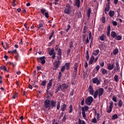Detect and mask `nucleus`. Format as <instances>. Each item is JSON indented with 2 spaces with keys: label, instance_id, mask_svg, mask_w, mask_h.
I'll return each instance as SVG.
<instances>
[{
  "label": "nucleus",
  "instance_id": "nucleus-54",
  "mask_svg": "<svg viewBox=\"0 0 124 124\" xmlns=\"http://www.w3.org/2000/svg\"><path fill=\"white\" fill-rule=\"evenodd\" d=\"M112 100L114 102H117V97L113 96L112 97Z\"/></svg>",
  "mask_w": 124,
  "mask_h": 124
},
{
  "label": "nucleus",
  "instance_id": "nucleus-48",
  "mask_svg": "<svg viewBox=\"0 0 124 124\" xmlns=\"http://www.w3.org/2000/svg\"><path fill=\"white\" fill-rule=\"evenodd\" d=\"M113 108H109L108 109H107V113H108V114H110V113H111V112H112V109Z\"/></svg>",
  "mask_w": 124,
  "mask_h": 124
},
{
  "label": "nucleus",
  "instance_id": "nucleus-50",
  "mask_svg": "<svg viewBox=\"0 0 124 124\" xmlns=\"http://www.w3.org/2000/svg\"><path fill=\"white\" fill-rule=\"evenodd\" d=\"M60 104H61V103L58 102L57 105V110H60Z\"/></svg>",
  "mask_w": 124,
  "mask_h": 124
},
{
  "label": "nucleus",
  "instance_id": "nucleus-37",
  "mask_svg": "<svg viewBox=\"0 0 124 124\" xmlns=\"http://www.w3.org/2000/svg\"><path fill=\"white\" fill-rule=\"evenodd\" d=\"M55 43V39L52 40L50 42L48 43V47H50L51 45H53Z\"/></svg>",
  "mask_w": 124,
  "mask_h": 124
},
{
  "label": "nucleus",
  "instance_id": "nucleus-60",
  "mask_svg": "<svg viewBox=\"0 0 124 124\" xmlns=\"http://www.w3.org/2000/svg\"><path fill=\"white\" fill-rule=\"evenodd\" d=\"M59 1H60V0H55V2L53 3L55 5H57L59 3Z\"/></svg>",
  "mask_w": 124,
  "mask_h": 124
},
{
  "label": "nucleus",
  "instance_id": "nucleus-61",
  "mask_svg": "<svg viewBox=\"0 0 124 124\" xmlns=\"http://www.w3.org/2000/svg\"><path fill=\"white\" fill-rule=\"evenodd\" d=\"M62 72H60L58 76V79H61L62 78Z\"/></svg>",
  "mask_w": 124,
  "mask_h": 124
},
{
  "label": "nucleus",
  "instance_id": "nucleus-49",
  "mask_svg": "<svg viewBox=\"0 0 124 124\" xmlns=\"http://www.w3.org/2000/svg\"><path fill=\"white\" fill-rule=\"evenodd\" d=\"M118 78H119V76H118V75H115L114 78L115 81H116V82H118Z\"/></svg>",
  "mask_w": 124,
  "mask_h": 124
},
{
  "label": "nucleus",
  "instance_id": "nucleus-23",
  "mask_svg": "<svg viewBox=\"0 0 124 124\" xmlns=\"http://www.w3.org/2000/svg\"><path fill=\"white\" fill-rule=\"evenodd\" d=\"M122 38L123 37H122V35H116V37L114 38V39H115V40L120 41V40H122Z\"/></svg>",
  "mask_w": 124,
  "mask_h": 124
},
{
  "label": "nucleus",
  "instance_id": "nucleus-25",
  "mask_svg": "<svg viewBox=\"0 0 124 124\" xmlns=\"http://www.w3.org/2000/svg\"><path fill=\"white\" fill-rule=\"evenodd\" d=\"M99 53V49H96L94 50L93 52L92 53V55L94 56H97Z\"/></svg>",
  "mask_w": 124,
  "mask_h": 124
},
{
  "label": "nucleus",
  "instance_id": "nucleus-16",
  "mask_svg": "<svg viewBox=\"0 0 124 124\" xmlns=\"http://www.w3.org/2000/svg\"><path fill=\"white\" fill-rule=\"evenodd\" d=\"M114 65H115V63H112V64L108 63V64L107 67L108 70H112L114 68Z\"/></svg>",
  "mask_w": 124,
  "mask_h": 124
},
{
  "label": "nucleus",
  "instance_id": "nucleus-21",
  "mask_svg": "<svg viewBox=\"0 0 124 124\" xmlns=\"http://www.w3.org/2000/svg\"><path fill=\"white\" fill-rule=\"evenodd\" d=\"M123 105H124V102H123V100L121 99L119 100L118 102V106H119V107L121 108V107H122Z\"/></svg>",
  "mask_w": 124,
  "mask_h": 124
},
{
  "label": "nucleus",
  "instance_id": "nucleus-13",
  "mask_svg": "<svg viewBox=\"0 0 124 124\" xmlns=\"http://www.w3.org/2000/svg\"><path fill=\"white\" fill-rule=\"evenodd\" d=\"M103 93H104V89L103 88H100L98 90V97H100L103 94Z\"/></svg>",
  "mask_w": 124,
  "mask_h": 124
},
{
  "label": "nucleus",
  "instance_id": "nucleus-20",
  "mask_svg": "<svg viewBox=\"0 0 124 124\" xmlns=\"http://www.w3.org/2000/svg\"><path fill=\"white\" fill-rule=\"evenodd\" d=\"M100 40L101 41H104L105 39H106V35L105 34H102V35L99 37Z\"/></svg>",
  "mask_w": 124,
  "mask_h": 124
},
{
  "label": "nucleus",
  "instance_id": "nucleus-46",
  "mask_svg": "<svg viewBox=\"0 0 124 124\" xmlns=\"http://www.w3.org/2000/svg\"><path fill=\"white\" fill-rule=\"evenodd\" d=\"M97 122V121L95 118H94L92 119V123H93V124H96Z\"/></svg>",
  "mask_w": 124,
  "mask_h": 124
},
{
  "label": "nucleus",
  "instance_id": "nucleus-52",
  "mask_svg": "<svg viewBox=\"0 0 124 124\" xmlns=\"http://www.w3.org/2000/svg\"><path fill=\"white\" fill-rule=\"evenodd\" d=\"M84 108V110L87 112L88 110H89V107L88 106H84V107H83Z\"/></svg>",
  "mask_w": 124,
  "mask_h": 124
},
{
  "label": "nucleus",
  "instance_id": "nucleus-34",
  "mask_svg": "<svg viewBox=\"0 0 124 124\" xmlns=\"http://www.w3.org/2000/svg\"><path fill=\"white\" fill-rule=\"evenodd\" d=\"M118 118H119V116H118V114H114L112 116V120H116V119H118Z\"/></svg>",
  "mask_w": 124,
  "mask_h": 124
},
{
  "label": "nucleus",
  "instance_id": "nucleus-27",
  "mask_svg": "<svg viewBox=\"0 0 124 124\" xmlns=\"http://www.w3.org/2000/svg\"><path fill=\"white\" fill-rule=\"evenodd\" d=\"M117 54H119V48L116 47L113 50V55L116 56V55H117Z\"/></svg>",
  "mask_w": 124,
  "mask_h": 124
},
{
  "label": "nucleus",
  "instance_id": "nucleus-3",
  "mask_svg": "<svg viewBox=\"0 0 124 124\" xmlns=\"http://www.w3.org/2000/svg\"><path fill=\"white\" fill-rule=\"evenodd\" d=\"M93 98L91 96L87 97V98L85 100V103L87 105L90 106V105H92V103H93Z\"/></svg>",
  "mask_w": 124,
  "mask_h": 124
},
{
  "label": "nucleus",
  "instance_id": "nucleus-51",
  "mask_svg": "<svg viewBox=\"0 0 124 124\" xmlns=\"http://www.w3.org/2000/svg\"><path fill=\"white\" fill-rule=\"evenodd\" d=\"M86 39V34H82V41L84 42Z\"/></svg>",
  "mask_w": 124,
  "mask_h": 124
},
{
  "label": "nucleus",
  "instance_id": "nucleus-55",
  "mask_svg": "<svg viewBox=\"0 0 124 124\" xmlns=\"http://www.w3.org/2000/svg\"><path fill=\"white\" fill-rule=\"evenodd\" d=\"M49 95H51V96H53V94H54V91L53 90V89L52 90L51 92H50L49 94Z\"/></svg>",
  "mask_w": 124,
  "mask_h": 124
},
{
  "label": "nucleus",
  "instance_id": "nucleus-59",
  "mask_svg": "<svg viewBox=\"0 0 124 124\" xmlns=\"http://www.w3.org/2000/svg\"><path fill=\"white\" fill-rule=\"evenodd\" d=\"M9 64H10V65H12V66H15V65H16V64L10 62H9Z\"/></svg>",
  "mask_w": 124,
  "mask_h": 124
},
{
  "label": "nucleus",
  "instance_id": "nucleus-19",
  "mask_svg": "<svg viewBox=\"0 0 124 124\" xmlns=\"http://www.w3.org/2000/svg\"><path fill=\"white\" fill-rule=\"evenodd\" d=\"M65 66V69L67 70H69V69L70 68V62H66L65 64L64 65Z\"/></svg>",
  "mask_w": 124,
  "mask_h": 124
},
{
  "label": "nucleus",
  "instance_id": "nucleus-9",
  "mask_svg": "<svg viewBox=\"0 0 124 124\" xmlns=\"http://www.w3.org/2000/svg\"><path fill=\"white\" fill-rule=\"evenodd\" d=\"M45 59H46L45 56H42L41 57L37 58V59L38 60V62H40L42 64H44V63L46 62V61H45Z\"/></svg>",
  "mask_w": 124,
  "mask_h": 124
},
{
  "label": "nucleus",
  "instance_id": "nucleus-31",
  "mask_svg": "<svg viewBox=\"0 0 124 124\" xmlns=\"http://www.w3.org/2000/svg\"><path fill=\"white\" fill-rule=\"evenodd\" d=\"M76 6L79 8L80 7V0H76Z\"/></svg>",
  "mask_w": 124,
  "mask_h": 124
},
{
  "label": "nucleus",
  "instance_id": "nucleus-32",
  "mask_svg": "<svg viewBox=\"0 0 124 124\" xmlns=\"http://www.w3.org/2000/svg\"><path fill=\"white\" fill-rule=\"evenodd\" d=\"M102 74L103 75H105V74H107V70L104 68L101 69Z\"/></svg>",
  "mask_w": 124,
  "mask_h": 124
},
{
  "label": "nucleus",
  "instance_id": "nucleus-17",
  "mask_svg": "<svg viewBox=\"0 0 124 124\" xmlns=\"http://www.w3.org/2000/svg\"><path fill=\"white\" fill-rule=\"evenodd\" d=\"M81 111H82V117L84 119L86 118V112H85V108L83 107H81Z\"/></svg>",
  "mask_w": 124,
  "mask_h": 124
},
{
  "label": "nucleus",
  "instance_id": "nucleus-64",
  "mask_svg": "<svg viewBox=\"0 0 124 124\" xmlns=\"http://www.w3.org/2000/svg\"><path fill=\"white\" fill-rule=\"evenodd\" d=\"M112 24L113 26H117V25H118V22L116 21H113Z\"/></svg>",
  "mask_w": 124,
  "mask_h": 124
},
{
  "label": "nucleus",
  "instance_id": "nucleus-41",
  "mask_svg": "<svg viewBox=\"0 0 124 124\" xmlns=\"http://www.w3.org/2000/svg\"><path fill=\"white\" fill-rule=\"evenodd\" d=\"M65 66L63 65L62 66L61 68V72H63V71H64V70H65Z\"/></svg>",
  "mask_w": 124,
  "mask_h": 124
},
{
  "label": "nucleus",
  "instance_id": "nucleus-45",
  "mask_svg": "<svg viewBox=\"0 0 124 124\" xmlns=\"http://www.w3.org/2000/svg\"><path fill=\"white\" fill-rule=\"evenodd\" d=\"M116 65L117 70H119V69H120V64H119V62H116Z\"/></svg>",
  "mask_w": 124,
  "mask_h": 124
},
{
  "label": "nucleus",
  "instance_id": "nucleus-11",
  "mask_svg": "<svg viewBox=\"0 0 124 124\" xmlns=\"http://www.w3.org/2000/svg\"><path fill=\"white\" fill-rule=\"evenodd\" d=\"M55 51H57V55L62 54V49L60 47H59L58 45H56L55 47Z\"/></svg>",
  "mask_w": 124,
  "mask_h": 124
},
{
  "label": "nucleus",
  "instance_id": "nucleus-36",
  "mask_svg": "<svg viewBox=\"0 0 124 124\" xmlns=\"http://www.w3.org/2000/svg\"><path fill=\"white\" fill-rule=\"evenodd\" d=\"M47 83V80H45L42 81L41 83V86H43L44 87H45L46 86V83Z\"/></svg>",
  "mask_w": 124,
  "mask_h": 124
},
{
  "label": "nucleus",
  "instance_id": "nucleus-12",
  "mask_svg": "<svg viewBox=\"0 0 124 124\" xmlns=\"http://www.w3.org/2000/svg\"><path fill=\"white\" fill-rule=\"evenodd\" d=\"M92 82L93 84H96V85H100V80L96 77L93 78Z\"/></svg>",
  "mask_w": 124,
  "mask_h": 124
},
{
  "label": "nucleus",
  "instance_id": "nucleus-40",
  "mask_svg": "<svg viewBox=\"0 0 124 124\" xmlns=\"http://www.w3.org/2000/svg\"><path fill=\"white\" fill-rule=\"evenodd\" d=\"M87 15V17L88 18H90V16H91V8L88 10Z\"/></svg>",
  "mask_w": 124,
  "mask_h": 124
},
{
  "label": "nucleus",
  "instance_id": "nucleus-39",
  "mask_svg": "<svg viewBox=\"0 0 124 124\" xmlns=\"http://www.w3.org/2000/svg\"><path fill=\"white\" fill-rule=\"evenodd\" d=\"M69 47L70 49H72V48L74 47V46L73 45V41H72L69 43Z\"/></svg>",
  "mask_w": 124,
  "mask_h": 124
},
{
  "label": "nucleus",
  "instance_id": "nucleus-28",
  "mask_svg": "<svg viewBox=\"0 0 124 124\" xmlns=\"http://www.w3.org/2000/svg\"><path fill=\"white\" fill-rule=\"evenodd\" d=\"M109 15L110 17H113L114 15H115V12H114V11H110L109 12Z\"/></svg>",
  "mask_w": 124,
  "mask_h": 124
},
{
  "label": "nucleus",
  "instance_id": "nucleus-2",
  "mask_svg": "<svg viewBox=\"0 0 124 124\" xmlns=\"http://www.w3.org/2000/svg\"><path fill=\"white\" fill-rule=\"evenodd\" d=\"M71 13V6L69 4H66V8L64 10V14H67V15H69Z\"/></svg>",
  "mask_w": 124,
  "mask_h": 124
},
{
  "label": "nucleus",
  "instance_id": "nucleus-6",
  "mask_svg": "<svg viewBox=\"0 0 124 124\" xmlns=\"http://www.w3.org/2000/svg\"><path fill=\"white\" fill-rule=\"evenodd\" d=\"M78 69V63L76 62L75 63V65H74V76H73V78L74 79H75L76 78V75H77V70Z\"/></svg>",
  "mask_w": 124,
  "mask_h": 124
},
{
  "label": "nucleus",
  "instance_id": "nucleus-63",
  "mask_svg": "<svg viewBox=\"0 0 124 124\" xmlns=\"http://www.w3.org/2000/svg\"><path fill=\"white\" fill-rule=\"evenodd\" d=\"M98 60V57H96L95 58H94V63H95L97 62V60Z\"/></svg>",
  "mask_w": 124,
  "mask_h": 124
},
{
  "label": "nucleus",
  "instance_id": "nucleus-62",
  "mask_svg": "<svg viewBox=\"0 0 124 124\" xmlns=\"http://www.w3.org/2000/svg\"><path fill=\"white\" fill-rule=\"evenodd\" d=\"M99 68H100L99 65H97L96 66V70H97V71H98L99 70Z\"/></svg>",
  "mask_w": 124,
  "mask_h": 124
},
{
  "label": "nucleus",
  "instance_id": "nucleus-29",
  "mask_svg": "<svg viewBox=\"0 0 124 124\" xmlns=\"http://www.w3.org/2000/svg\"><path fill=\"white\" fill-rule=\"evenodd\" d=\"M0 69H1V70H3L4 71H7V72H8V70H7L6 67L4 65L2 66H0Z\"/></svg>",
  "mask_w": 124,
  "mask_h": 124
},
{
  "label": "nucleus",
  "instance_id": "nucleus-44",
  "mask_svg": "<svg viewBox=\"0 0 124 124\" xmlns=\"http://www.w3.org/2000/svg\"><path fill=\"white\" fill-rule=\"evenodd\" d=\"M114 104V102L113 101L110 102L109 108H111L113 109V105Z\"/></svg>",
  "mask_w": 124,
  "mask_h": 124
},
{
  "label": "nucleus",
  "instance_id": "nucleus-58",
  "mask_svg": "<svg viewBox=\"0 0 124 124\" xmlns=\"http://www.w3.org/2000/svg\"><path fill=\"white\" fill-rule=\"evenodd\" d=\"M100 66H101L102 67H103V66H104V62H100Z\"/></svg>",
  "mask_w": 124,
  "mask_h": 124
},
{
  "label": "nucleus",
  "instance_id": "nucleus-30",
  "mask_svg": "<svg viewBox=\"0 0 124 124\" xmlns=\"http://www.w3.org/2000/svg\"><path fill=\"white\" fill-rule=\"evenodd\" d=\"M97 95L98 96V90H97L94 93V94H93L94 98H96V97H97Z\"/></svg>",
  "mask_w": 124,
  "mask_h": 124
},
{
  "label": "nucleus",
  "instance_id": "nucleus-8",
  "mask_svg": "<svg viewBox=\"0 0 124 124\" xmlns=\"http://www.w3.org/2000/svg\"><path fill=\"white\" fill-rule=\"evenodd\" d=\"M45 11H46V9L44 8H42L41 9V13L43 14V15H45L46 19H48V18H49V13H48V12H45Z\"/></svg>",
  "mask_w": 124,
  "mask_h": 124
},
{
  "label": "nucleus",
  "instance_id": "nucleus-47",
  "mask_svg": "<svg viewBox=\"0 0 124 124\" xmlns=\"http://www.w3.org/2000/svg\"><path fill=\"white\" fill-rule=\"evenodd\" d=\"M43 27H44V26L41 23H40L39 24V25H38V29H40V28H43Z\"/></svg>",
  "mask_w": 124,
  "mask_h": 124
},
{
  "label": "nucleus",
  "instance_id": "nucleus-35",
  "mask_svg": "<svg viewBox=\"0 0 124 124\" xmlns=\"http://www.w3.org/2000/svg\"><path fill=\"white\" fill-rule=\"evenodd\" d=\"M86 59L87 61H89V59H90V55H89V50L86 51Z\"/></svg>",
  "mask_w": 124,
  "mask_h": 124
},
{
  "label": "nucleus",
  "instance_id": "nucleus-42",
  "mask_svg": "<svg viewBox=\"0 0 124 124\" xmlns=\"http://www.w3.org/2000/svg\"><path fill=\"white\" fill-rule=\"evenodd\" d=\"M73 111V108L72 107V105H70V109L69 110V113H72Z\"/></svg>",
  "mask_w": 124,
  "mask_h": 124
},
{
  "label": "nucleus",
  "instance_id": "nucleus-10",
  "mask_svg": "<svg viewBox=\"0 0 124 124\" xmlns=\"http://www.w3.org/2000/svg\"><path fill=\"white\" fill-rule=\"evenodd\" d=\"M60 67V62L59 61H55L53 62V70H57Z\"/></svg>",
  "mask_w": 124,
  "mask_h": 124
},
{
  "label": "nucleus",
  "instance_id": "nucleus-18",
  "mask_svg": "<svg viewBox=\"0 0 124 124\" xmlns=\"http://www.w3.org/2000/svg\"><path fill=\"white\" fill-rule=\"evenodd\" d=\"M93 61H94V57L92 55L89 62V64H93V63L94 62Z\"/></svg>",
  "mask_w": 124,
  "mask_h": 124
},
{
  "label": "nucleus",
  "instance_id": "nucleus-26",
  "mask_svg": "<svg viewBox=\"0 0 124 124\" xmlns=\"http://www.w3.org/2000/svg\"><path fill=\"white\" fill-rule=\"evenodd\" d=\"M75 124H87L84 120H81L80 118L78 119V124L76 123Z\"/></svg>",
  "mask_w": 124,
  "mask_h": 124
},
{
  "label": "nucleus",
  "instance_id": "nucleus-43",
  "mask_svg": "<svg viewBox=\"0 0 124 124\" xmlns=\"http://www.w3.org/2000/svg\"><path fill=\"white\" fill-rule=\"evenodd\" d=\"M101 20H102V23H103V24H105V22H106L105 20H106V17H105V16H103L101 18Z\"/></svg>",
  "mask_w": 124,
  "mask_h": 124
},
{
  "label": "nucleus",
  "instance_id": "nucleus-56",
  "mask_svg": "<svg viewBox=\"0 0 124 124\" xmlns=\"http://www.w3.org/2000/svg\"><path fill=\"white\" fill-rule=\"evenodd\" d=\"M78 18H81V17H82V14L81 12H79V13L78 14Z\"/></svg>",
  "mask_w": 124,
  "mask_h": 124
},
{
  "label": "nucleus",
  "instance_id": "nucleus-22",
  "mask_svg": "<svg viewBox=\"0 0 124 124\" xmlns=\"http://www.w3.org/2000/svg\"><path fill=\"white\" fill-rule=\"evenodd\" d=\"M66 105H65V104H62V108H61V111H62V112H63L65 110H66Z\"/></svg>",
  "mask_w": 124,
  "mask_h": 124
},
{
  "label": "nucleus",
  "instance_id": "nucleus-7",
  "mask_svg": "<svg viewBox=\"0 0 124 124\" xmlns=\"http://www.w3.org/2000/svg\"><path fill=\"white\" fill-rule=\"evenodd\" d=\"M49 56H52V60H54L55 58H56V52H55V50L54 48H52L49 52Z\"/></svg>",
  "mask_w": 124,
  "mask_h": 124
},
{
  "label": "nucleus",
  "instance_id": "nucleus-57",
  "mask_svg": "<svg viewBox=\"0 0 124 124\" xmlns=\"http://www.w3.org/2000/svg\"><path fill=\"white\" fill-rule=\"evenodd\" d=\"M74 93V90H72L71 91V92H70V95L71 96H73Z\"/></svg>",
  "mask_w": 124,
  "mask_h": 124
},
{
  "label": "nucleus",
  "instance_id": "nucleus-14",
  "mask_svg": "<svg viewBox=\"0 0 124 124\" xmlns=\"http://www.w3.org/2000/svg\"><path fill=\"white\" fill-rule=\"evenodd\" d=\"M109 10H110V5H109V2H108L106 5V8L105 9L106 14H107V12H109Z\"/></svg>",
  "mask_w": 124,
  "mask_h": 124
},
{
  "label": "nucleus",
  "instance_id": "nucleus-38",
  "mask_svg": "<svg viewBox=\"0 0 124 124\" xmlns=\"http://www.w3.org/2000/svg\"><path fill=\"white\" fill-rule=\"evenodd\" d=\"M57 60L58 61H56V62H60V61L62 59V54H57Z\"/></svg>",
  "mask_w": 124,
  "mask_h": 124
},
{
  "label": "nucleus",
  "instance_id": "nucleus-4",
  "mask_svg": "<svg viewBox=\"0 0 124 124\" xmlns=\"http://www.w3.org/2000/svg\"><path fill=\"white\" fill-rule=\"evenodd\" d=\"M69 87V84L68 83H63L62 85H60L59 86V89H61L62 92H64L65 90H66Z\"/></svg>",
  "mask_w": 124,
  "mask_h": 124
},
{
  "label": "nucleus",
  "instance_id": "nucleus-5",
  "mask_svg": "<svg viewBox=\"0 0 124 124\" xmlns=\"http://www.w3.org/2000/svg\"><path fill=\"white\" fill-rule=\"evenodd\" d=\"M52 82H53V79L49 80V82L46 86V94H49V93H50V92H49V90H50V89H51V87H52Z\"/></svg>",
  "mask_w": 124,
  "mask_h": 124
},
{
  "label": "nucleus",
  "instance_id": "nucleus-1",
  "mask_svg": "<svg viewBox=\"0 0 124 124\" xmlns=\"http://www.w3.org/2000/svg\"><path fill=\"white\" fill-rule=\"evenodd\" d=\"M44 104L45 108L50 110L51 108H54V107H56V104H57V102L56 101H54L53 100L50 101L49 99H46L44 101Z\"/></svg>",
  "mask_w": 124,
  "mask_h": 124
},
{
  "label": "nucleus",
  "instance_id": "nucleus-33",
  "mask_svg": "<svg viewBox=\"0 0 124 124\" xmlns=\"http://www.w3.org/2000/svg\"><path fill=\"white\" fill-rule=\"evenodd\" d=\"M55 31H52L51 32L49 35V40H51V39H52V37H53V36H54V33Z\"/></svg>",
  "mask_w": 124,
  "mask_h": 124
},
{
  "label": "nucleus",
  "instance_id": "nucleus-15",
  "mask_svg": "<svg viewBox=\"0 0 124 124\" xmlns=\"http://www.w3.org/2000/svg\"><path fill=\"white\" fill-rule=\"evenodd\" d=\"M88 90L90 94H91V95H93V93L94 91H93V88L92 85L89 86Z\"/></svg>",
  "mask_w": 124,
  "mask_h": 124
},
{
  "label": "nucleus",
  "instance_id": "nucleus-24",
  "mask_svg": "<svg viewBox=\"0 0 124 124\" xmlns=\"http://www.w3.org/2000/svg\"><path fill=\"white\" fill-rule=\"evenodd\" d=\"M110 35L113 38H115L116 36H117V33L114 31H112L111 32Z\"/></svg>",
  "mask_w": 124,
  "mask_h": 124
},
{
  "label": "nucleus",
  "instance_id": "nucleus-53",
  "mask_svg": "<svg viewBox=\"0 0 124 124\" xmlns=\"http://www.w3.org/2000/svg\"><path fill=\"white\" fill-rule=\"evenodd\" d=\"M62 121V122H65V121H66V114H64Z\"/></svg>",
  "mask_w": 124,
  "mask_h": 124
}]
</instances>
